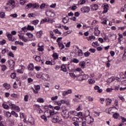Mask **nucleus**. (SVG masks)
<instances>
[{
  "instance_id": "3",
  "label": "nucleus",
  "mask_w": 126,
  "mask_h": 126,
  "mask_svg": "<svg viewBox=\"0 0 126 126\" xmlns=\"http://www.w3.org/2000/svg\"><path fill=\"white\" fill-rule=\"evenodd\" d=\"M31 7H32L34 9H37L39 8V7H40V4H39V3H29L27 4L26 6V8H27V9H28V8H31Z\"/></svg>"
},
{
  "instance_id": "49",
  "label": "nucleus",
  "mask_w": 126,
  "mask_h": 126,
  "mask_svg": "<svg viewBox=\"0 0 126 126\" xmlns=\"http://www.w3.org/2000/svg\"><path fill=\"white\" fill-rule=\"evenodd\" d=\"M41 119L42 120H44L45 122H47L48 121V119H47V117L45 116L44 115H42L41 116Z\"/></svg>"
},
{
  "instance_id": "11",
  "label": "nucleus",
  "mask_w": 126,
  "mask_h": 126,
  "mask_svg": "<svg viewBox=\"0 0 126 126\" xmlns=\"http://www.w3.org/2000/svg\"><path fill=\"white\" fill-rule=\"evenodd\" d=\"M69 75L72 78H75V77H77V79H79V77L81 76L80 74L75 75L74 73H69Z\"/></svg>"
},
{
  "instance_id": "51",
  "label": "nucleus",
  "mask_w": 126,
  "mask_h": 126,
  "mask_svg": "<svg viewBox=\"0 0 126 126\" xmlns=\"http://www.w3.org/2000/svg\"><path fill=\"white\" fill-rule=\"evenodd\" d=\"M5 43H6V41H5V40L4 39H2L1 41H0V45H4Z\"/></svg>"
},
{
  "instance_id": "56",
  "label": "nucleus",
  "mask_w": 126,
  "mask_h": 126,
  "mask_svg": "<svg viewBox=\"0 0 126 126\" xmlns=\"http://www.w3.org/2000/svg\"><path fill=\"white\" fill-rule=\"evenodd\" d=\"M90 52H91V53H95V52H96V49H94V48H91L89 50Z\"/></svg>"
},
{
  "instance_id": "5",
  "label": "nucleus",
  "mask_w": 126,
  "mask_h": 126,
  "mask_svg": "<svg viewBox=\"0 0 126 126\" xmlns=\"http://www.w3.org/2000/svg\"><path fill=\"white\" fill-rule=\"evenodd\" d=\"M62 115L64 119H68L69 118V112L67 111V110L64 109L62 111Z\"/></svg>"
},
{
  "instance_id": "42",
  "label": "nucleus",
  "mask_w": 126,
  "mask_h": 126,
  "mask_svg": "<svg viewBox=\"0 0 126 126\" xmlns=\"http://www.w3.org/2000/svg\"><path fill=\"white\" fill-rule=\"evenodd\" d=\"M38 22H39V20H34L32 22V24H33V25H37L38 24Z\"/></svg>"
},
{
  "instance_id": "14",
  "label": "nucleus",
  "mask_w": 126,
  "mask_h": 126,
  "mask_svg": "<svg viewBox=\"0 0 126 126\" xmlns=\"http://www.w3.org/2000/svg\"><path fill=\"white\" fill-rule=\"evenodd\" d=\"M69 114L71 116V117H74V116H77V112L75 110L70 111Z\"/></svg>"
},
{
  "instance_id": "50",
  "label": "nucleus",
  "mask_w": 126,
  "mask_h": 126,
  "mask_svg": "<svg viewBox=\"0 0 126 126\" xmlns=\"http://www.w3.org/2000/svg\"><path fill=\"white\" fill-rule=\"evenodd\" d=\"M11 114L13 116H14L15 117H16V118H17V117H18V115L17 114V113H16L15 111H12L11 112Z\"/></svg>"
},
{
  "instance_id": "59",
  "label": "nucleus",
  "mask_w": 126,
  "mask_h": 126,
  "mask_svg": "<svg viewBox=\"0 0 126 126\" xmlns=\"http://www.w3.org/2000/svg\"><path fill=\"white\" fill-rule=\"evenodd\" d=\"M113 90H114V89L112 88H107L106 89V92L110 93V92H112V91H113Z\"/></svg>"
},
{
  "instance_id": "19",
  "label": "nucleus",
  "mask_w": 126,
  "mask_h": 126,
  "mask_svg": "<svg viewBox=\"0 0 126 126\" xmlns=\"http://www.w3.org/2000/svg\"><path fill=\"white\" fill-rule=\"evenodd\" d=\"M101 32L98 30V28H96L94 31V34L95 36H99Z\"/></svg>"
},
{
  "instance_id": "16",
  "label": "nucleus",
  "mask_w": 126,
  "mask_h": 126,
  "mask_svg": "<svg viewBox=\"0 0 126 126\" xmlns=\"http://www.w3.org/2000/svg\"><path fill=\"white\" fill-rule=\"evenodd\" d=\"M3 87H4V88H5V89H6L7 90H8V89H9V88H10V85L7 84V83H5L3 84Z\"/></svg>"
},
{
  "instance_id": "62",
  "label": "nucleus",
  "mask_w": 126,
  "mask_h": 126,
  "mask_svg": "<svg viewBox=\"0 0 126 126\" xmlns=\"http://www.w3.org/2000/svg\"><path fill=\"white\" fill-rule=\"evenodd\" d=\"M73 125L75 126H79V122L76 121L73 123Z\"/></svg>"
},
{
  "instance_id": "22",
  "label": "nucleus",
  "mask_w": 126,
  "mask_h": 126,
  "mask_svg": "<svg viewBox=\"0 0 126 126\" xmlns=\"http://www.w3.org/2000/svg\"><path fill=\"white\" fill-rule=\"evenodd\" d=\"M68 20H69V18H68V17H66L63 18V22L64 24L67 23V22H68Z\"/></svg>"
},
{
  "instance_id": "30",
  "label": "nucleus",
  "mask_w": 126,
  "mask_h": 126,
  "mask_svg": "<svg viewBox=\"0 0 126 126\" xmlns=\"http://www.w3.org/2000/svg\"><path fill=\"white\" fill-rule=\"evenodd\" d=\"M78 55L79 57H82V56L83 55V53L82 50L81 49H79L78 51Z\"/></svg>"
},
{
  "instance_id": "55",
  "label": "nucleus",
  "mask_w": 126,
  "mask_h": 126,
  "mask_svg": "<svg viewBox=\"0 0 126 126\" xmlns=\"http://www.w3.org/2000/svg\"><path fill=\"white\" fill-rule=\"evenodd\" d=\"M11 97H13V98H18V95L17 94H11Z\"/></svg>"
},
{
  "instance_id": "45",
  "label": "nucleus",
  "mask_w": 126,
  "mask_h": 126,
  "mask_svg": "<svg viewBox=\"0 0 126 126\" xmlns=\"http://www.w3.org/2000/svg\"><path fill=\"white\" fill-rule=\"evenodd\" d=\"M15 45H21V46H23L24 43L22 42L16 41L15 42Z\"/></svg>"
},
{
  "instance_id": "24",
  "label": "nucleus",
  "mask_w": 126,
  "mask_h": 126,
  "mask_svg": "<svg viewBox=\"0 0 126 126\" xmlns=\"http://www.w3.org/2000/svg\"><path fill=\"white\" fill-rule=\"evenodd\" d=\"M58 46H59V48H60L61 50H63V49H64V45L63 43L59 42Z\"/></svg>"
},
{
  "instance_id": "61",
  "label": "nucleus",
  "mask_w": 126,
  "mask_h": 126,
  "mask_svg": "<svg viewBox=\"0 0 126 126\" xmlns=\"http://www.w3.org/2000/svg\"><path fill=\"white\" fill-rule=\"evenodd\" d=\"M20 3L21 5H23L25 3V0H20Z\"/></svg>"
},
{
  "instance_id": "44",
  "label": "nucleus",
  "mask_w": 126,
  "mask_h": 126,
  "mask_svg": "<svg viewBox=\"0 0 126 126\" xmlns=\"http://www.w3.org/2000/svg\"><path fill=\"white\" fill-rule=\"evenodd\" d=\"M61 104H66V105H69V104L68 102H67V101H66V100H61Z\"/></svg>"
},
{
  "instance_id": "4",
  "label": "nucleus",
  "mask_w": 126,
  "mask_h": 126,
  "mask_svg": "<svg viewBox=\"0 0 126 126\" xmlns=\"http://www.w3.org/2000/svg\"><path fill=\"white\" fill-rule=\"evenodd\" d=\"M8 63L11 70H13V69H14V66H15V62H14L13 60H10L8 61Z\"/></svg>"
},
{
  "instance_id": "13",
  "label": "nucleus",
  "mask_w": 126,
  "mask_h": 126,
  "mask_svg": "<svg viewBox=\"0 0 126 126\" xmlns=\"http://www.w3.org/2000/svg\"><path fill=\"white\" fill-rule=\"evenodd\" d=\"M11 108L14 109L17 112H19L20 111V108L14 104H11Z\"/></svg>"
},
{
  "instance_id": "39",
  "label": "nucleus",
  "mask_w": 126,
  "mask_h": 126,
  "mask_svg": "<svg viewBox=\"0 0 126 126\" xmlns=\"http://www.w3.org/2000/svg\"><path fill=\"white\" fill-rule=\"evenodd\" d=\"M100 19L103 20V21L101 22V24H107V19L104 18L102 19V17H100Z\"/></svg>"
},
{
  "instance_id": "29",
  "label": "nucleus",
  "mask_w": 126,
  "mask_h": 126,
  "mask_svg": "<svg viewBox=\"0 0 126 126\" xmlns=\"http://www.w3.org/2000/svg\"><path fill=\"white\" fill-rule=\"evenodd\" d=\"M28 30H29L30 31H33V30H34V27L28 25Z\"/></svg>"
},
{
  "instance_id": "32",
  "label": "nucleus",
  "mask_w": 126,
  "mask_h": 126,
  "mask_svg": "<svg viewBox=\"0 0 126 126\" xmlns=\"http://www.w3.org/2000/svg\"><path fill=\"white\" fill-rule=\"evenodd\" d=\"M10 77L12 79H15V77H16V73L15 72L12 73L10 75Z\"/></svg>"
},
{
  "instance_id": "57",
  "label": "nucleus",
  "mask_w": 126,
  "mask_h": 126,
  "mask_svg": "<svg viewBox=\"0 0 126 126\" xmlns=\"http://www.w3.org/2000/svg\"><path fill=\"white\" fill-rule=\"evenodd\" d=\"M9 57H11L12 58H14V54L12 52H10L8 54Z\"/></svg>"
},
{
  "instance_id": "21",
  "label": "nucleus",
  "mask_w": 126,
  "mask_h": 126,
  "mask_svg": "<svg viewBox=\"0 0 126 126\" xmlns=\"http://www.w3.org/2000/svg\"><path fill=\"white\" fill-rule=\"evenodd\" d=\"M49 20L50 19L49 18H44L42 21H41L40 24H42V23H44V22H48Z\"/></svg>"
},
{
  "instance_id": "6",
  "label": "nucleus",
  "mask_w": 126,
  "mask_h": 126,
  "mask_svg": "<svg viewBox=\"0 0 126 126\" xmlns=\"http://www.w3.org/2000/svg\"><path fill=\"white\" fill-rule=\"evenodd\" d=\"M81 10L83 13H88L90 11V8L88 6L83 7Z\"/></svg>"
},
{
  "instance_id": "15",
  "label": "nucleus",
  "mask_w": 126,
  "mask_h": 126,
  "mask_svg": "<svg viewBox=\"0 0 126 126\" xmlns=\"http://www.w3.org/2000/svg\"><path fill=\"white\" fill-rule=\"evenodd\" d=\"M46 14L47 16H52V15H53V16L55 15V13H54V12H52L51 11H47L46 12Z\"/></svg>"
},
{
  "instance_id": "35",
  "label": "nucleus",
  "mask_w": 126,
  "mask_h": 126,
  "mask_svg": "<svg viewBox=\"0 0 126 126\" xmlns=\"http://www.w3.org/2000/svg\"><path fill=\"white\" fill-rule=\"evenodd\" d=\"M95 40V37L94 35L90 36L89 37H88V41H91V40Z\"/></svg>"
},
{
  "instance_id": "48",
  "label": "nucleus",
  "mask_w": 126,
  "mask_h": 126,
  "mask_svg": "<svg viewBox=\"0 0 126 126\" xmlns=\"http://www.w3.org/2000/svg\"><path fill=\"white\" fill-rule=\"evenodd\" d=\"M35 60L37 62H40L41 61V57L40 56H36L35 58Z\"/></svg>"
},
{
  "instance_id": "1",
  "label": "nucleus",
  "mask_w": 126,
  "mask_h": 126,
  "mask_svg": "<svg viewBox=\"0 0 126 126\" xmlns=\"http://www.w3.org/2000/svg\"><path fill=\"white\" fill-rule=\"evenodd\" d=\"M50 116L52 118V121L53 123L56 124L57 123H60V117L57 115V114L55 113V111H52L50 113Z\"/></svg>"
},
{
  "instance_id": "52",
  "label": "nucleus",
  "mask_w": 126,
  "mask_h": 126,
  "mask_svg": "<svg viewBox=\"0 0 126 126\" xmlns=\"http://www.w3.org/2000/svg\"><path fill=\"white\" fill-rule=\"evenodd\" d=\"M120 85H118L116 86H115L114 90L115 91H118L120 89Z\"/></svg>"
},
{
  "instance_id": "53",
  "label": "nucleus",
  "mask_w": 126,
  "mask_h": 126,
  "mask_svg": "<svg viewBox=\"0 0 126 126\" xmlns=\"http://www.w3.org/2000/svg\"><path fill=\"white\" fill-rule=\"evenodd\" d=\"M91 54V53L90 52H85V53H84V56H85V57H89V56H90V54Z\"/></svg>"
},
{
  "instance_id": "64",
  "label": "nucleus",
  "mask_w": 126,
  "mask_h": 126,
  "mask_svg": "<svg viewBox=\"0 0 126 126\" xmlns=\"http://www.w3.org/2000/svg\"><path fill=\"white\" fill-rule=\"evenodd\" d=\"M81 126H86V121H83L81 125Z\"/></svg>"
},
{
  "instance_id": "26",
  "label": "nucleus",
  "mask_w": 126,
  "mask_h": 126,
  "mask_svg": "<svg viewBox=\"0 0 126 126\" xmlns=\"http://www.w3.org/2000/svg\"><path fill=\"white\" fill-rule=\"evenodd\" d=\"M43 34V32L42 31H40L39 32H37L36 33V36L40 38L42 34Z\"/></svg>"
},
{
  "instance_id": "17",
  "label": "nucleus",
  "mask_w": 126,
  "mask_h": 126,
  "mask_svg": "<svg viewBox=\"0 0 126 126\" xmlns=\"http://www.w3.org/2000/svg\"><path fill=\"white\" fill-rule=\"evenodd\" d=\"M94 89L95 90H97V92H98V93H101V92L103 91V90L100 89V87H99L98 86L94 87Z\"/></svg>"
},
{
  "instance_id": "36",
  "label": "nucleus",
  "mask_w": 126,
  "mask_h": 126,
  "mask_svg": "<svg viewBox=\"0 0 126 126\" xmlns=\"http://www.w3.org/2000/svg\"><path fill=\"white\" fill-rule=\"evenodd\" d=\"M27 36L30 38V39H32L33 38V35L32 34V33L30 32H28L26 33Z\"/></svg>"
},
{
  "instance_id": "40",
  "label": "nucleus",
  "mask_w": 126,
  "mask_h": 126,
  "mask_svg": "<svg viewBox=\"0 0 126 126\" xmlns=\"http://www.w3.org/2000/svg\"><path fill=\"white\" fill-rule=\"evenodd\" d=\"M72 62L74 63H79V60L76 58H74L73 59Z\"/></svg>"
},
{
  "instance_id": "28",
  "label": "nucleus",
  "mask_w": 126,
  "mask_h": 126,
  "mask_svg": "<svg viewBox=\"0 0 126 126\" xmlns=\"http://www.w3.org/2000/svg\"><path fill=\"white\" fill-rule=\"evenodd\" d=\"M119 116H120V114L118 113H115L113 115V118L116 119V120H117L119 118Z\"/></svg>"
},
{
  "instance_id": "63",
  "label": "nucleus",
  "mask_w": 126,
  "mask_h": 126,
  "mask_svg": "<svg viewBox=\"0 0 126 126\" xmlns=\"http://www.w3.org/2000/svg\"><path fill=\"white\" fill-rule=\"evenodd\" d=\"M11 49L13 51H16L17 50V47L14 46H11Z\"/></svg>"
},
{
  "instance_id": "20",
  "label": "nucleus",
  "mask_w": 126,
  "mask_h": 126,
  "mask_svg": "<svg viewBox=\"0 0 126 126\" xmlns=\"http://www.w3.org/2000/svg\"><path fill=\"white\" fill-rule=\"evenodd\" d=\"M5 115V117H6V118H10V117H11V112L10 113V112H6L4 113Z\"/></svg>"
},
{
  "instance_id": "37",
  "label": "nucleus",
  "mask_w": 126,
  "mask_h": 126,
  "mask_svg": "<svg viewBox=\"0 0 126 126\" xmlns=\"http://www.w3.org/2000/svg\"><path fill=\"white\" fill-rule=\"evenodd\" d=\"M7 37L9 41H12V35L10 34H8Z\"/></svg>"
},
{
  "instance_id": "9",
  "label": "nucleus",
  "mask_w": 126,
  "mask_h": 126,
  "mask_svg": "<svg viewBox=\"0 0 126 126\" xmlns=\"http://www.w3.org/2000/svg\"><path fill=\"white\" fill-rule=\"evenodd\" d=\"M103 13H106V12H108V10H109V5L108 3H104L103 4Z\"/></svg>"
},
{
  "instance_id": "23",
  "label": "nucleus",
  "mask_w": 126,
  "mask_h": 126,
  "mask_svg": "<svg viewBox=\"0 0 126 126\" xmlns=\"http://www.w3.org/2000/svg\"><path fill=\"white\" fill-rule=\"evenodd\" d=\"M106 105L108 106V105H110V104L112 103V99L107 98L106 99Z\"/></svg>"
},
{
  "instance_id": "54",
  "label": "nucleus",
  "mask_w": 126,
  "mask_h": 126,
  "mask_svg": "<svg viewBox=\"0 0 126 126\" xmlns=\"http://www.w3.org/2000/svg\"><path fill=\"white\" fill-rule=\"evenodd\" d=\"M22 30H23V31H24V32H27V30H28V27H27V28L26 27L22 28Z\"/></svg>"
},
{
  "instance_id": "60",
  "label": "nucleus",
  "mask_w": 126,
  "mask_h": 126,
  "mask_svg": "<svg viewBox=\"0 0 126 126\" xmlns=\"http://www.w3.org/2000/svg\"><path fill=\"white\" fill-rule=\"evenodd\" d=\"M45 63L46 64H49L50 65H53V64H53L51 61H46Z\"/></svg>"
},
{
  "instance_id": "12",
  "label": "nucleus",
  "mask_w": 126,
  "mask_h": 126,
  "mask_svg": "<svg viewBox=\"0 0 126 126\" xmlns=\"http://www.w3.org/2000/svg\"><path fill=\"white\" fill-rule=\"evenodd\" d=\"M92 10L94 11H96L99 8V6L97 4H94L91 5Z\"/></svg>"
},
{
  "instance_id": "2",
  "label": "nucleus",
  "mask_w": 126,
  "mask_h": 126,
  "mask_svg": "<svg viewBox=\"0 0 126 126\" xmlns=\"http://www.w3.org/2000/svg\"><path fill=\"white\" fill-rule=\"evenodd\" d=\"M14 5H15V1L14 0H10L8 1V2L6 3V7H4V8L6 10L8 11V10L11 9L10 6H11L12 8H14Z\"/></svg>"
},
{
  "instance_id": "8",
  "label": "nucleus",
  "mask_w": 126,
  "mask_h": 126,
  "mask_svg": "<svg viewBox=\"0 0 126 126\" xmlns=\"http://www.w3.org/2000/svg\"><path fill=\"white\" fill-rule=\"evenodd\" d=\"M34 108L36 110L37 113H38V114H41V113H42V109H41V108H40V106L37 104H35L34 106Z\"/></svg>"
},
{
  "instance_id": "34",
  "label": "nucleus",
  "mask_w": 126,
  "mask_h": 126,
  "mask_svg": "<svg viewBox=\"0 0 126 126\" xmlns=\"http://www.w3.org/2000/svg\"><path fill=\"white\" fill-rule=\"evenodd\" d=\"M62 71H63L64 72H66V68L65 67V66L62 65L61 66V69Z\"/></svg>"
},
{
  "instance_id": "41",
  "label": "nucleus",
  "mask_w": 126,
  "mask_h": 126,
  "mask_svg": "<svg viewBox=\"0 0 126 126\" xmlns=\"http://www.w3.org/2000/svg\"><path fill=\"white\" fill-rule=\"evenodd\" d=\"M46 7V4L43 3L40 5V9H44Z\"/></svg>"
},
{
  "instance_id": "33",
  "label": "nucleus",
  "mask_w": 126,
  "mask_h": 126,
  "mask_svg": "<svg viewBox=\"0 0 126 126\" xmlns=\"http://www.w3.org/2000/svg\"><path fill=\"white\" fill-rule=\"evenodd\" d=\"M76 73L78 74V73H80V72H82V70L80 68H77L75 70Z\"/></svg>"
},
{
  "instance_id": "7",
  "label": "nucleus",
  "mask_w": 126,
  "mask_h": 126,
  "mask_svg": "<svg viewBox=\"0 0 126 126\" xmlns=\"http://www.w3.org/2000/svg\"><path fill=\"white\" fill-rule=\"evenodd\" d=\"M81 76H79L81 79L79 78V80L81 81H83V80H85L86 79H88V77H89V76L88 75L84 74L83 75L82 74H80Z\"/></svg>"
},
{
  "instance_id": "47",
  "label": "nucleus",
  "mask_w": 126,
  "mask_h": 126,
  "mask_svg": "<svg viewBox=\"0 0 126 126\" xmlns=\"http://www.w3.org/2000/svg\"><path fill=\"white\" fill-rule=\"evenodd\" d=\"M89 83L90 84H94L95 83V81H94L93 79H89Z\"/></svg>"
},
{
  "instance_id": "10",
  "label": "nucleus",
  "mask_w": 126,
  "mask_h": 126,
  "mask_svg": "<svg viewBox=\"0 0 126 126\" xmlns=\"http://www.w3.org/2000/svg\"><path fill=\"white\" fill-rule=\"evenodd\" d=\"M18 36H19V38L20 40H22V41H23L25 42H26L28 41V40L26 38L24 35L18 34Z\"/></svg>"
},
{
  "instance_id": "58",
  "label": "nucleus",
  "mask_w": 126,
  "mask_h": 126,
  "mask_svg": "<svg viewBox=\"0 0 126 126\" xmlns=\"http://www.w3.org/2000/svg\"><path fill=\"white\" fill-rule=\"evenodd\" d=\"M40 88H41V87H40V86H39V85L36 86L35 87V90H36L38 91L40 90Z\"/></svg>"
},
{
  "instance_id": "18",
  "label": "nucleus",
  "mask_w": 126,
  "mask_h": 126,
  "mask_svg": "<svg viewBox=\"0 0 126 126\" xmlns=\"http://www.w3.org/2000/svg\"><path fill=\"white\" fill-rule=\"evenodd\" d=\"M29 70H34V64L33 63H30L28 66Z\"/></svg>"
},
{
  "instance_id": "31",
  "label": "nucleus",
  "mask_w": 126,
  "mask_h": 126,
  "mask_svg": "<svg viewBox=\"0 0 126 126\" xmlns=\"http://www.w3.org/2000/svg\"><path fill=\"white\" fill-rule=\"evenodd\" d=\"M2 71H5V69L7 68V67H6V65H0Z\"/></svg>"
},
{
  "instance_id": "27",
  "label": "nucleus",
  "mask_w": 126,
  "mask_h": 126,
  "mask_svg": "<svg viewBox=\"0 0 126 126\" xmlns=\"http://www.w3.org/2000/svg\"><path fill=\"white\" fill-rule=\"evenodd\" d=\"M79 64L81 65L82 68H84V66L86 65L85 62H80Z\"/></svg>"
},
{
  "instance_id": "38",
  "label": "nucleus",
  "mask_w": 126,
  "mask_h": 126,
  "mask_svg": "<svg viewBox=\"0 0 126 126\" xmlns=\"http://www.w3.org/2000/svg\"><path fill=\"white\" fill-rule=\"evenodd\" d=\"M2 106L4 109H5L6 110H8V109H9V106L6 104L5 103H3L2 104Z\"/></svg>"
},
{
  "instance_id": "46",
  "label": "nucleus",
  "mask_w": 126,
  "mask_h": 126,
  "mask_svg": "<svg viewBox=\"0 0 126 126\" xmlns=\"http://www.w3.org/2000/svg\"><path fill=\"white\" fill-rule=\"evenodd\" d=\"M29 98V95H26L24 96V101L25 102H28V99Z\"/></svg>"
},
{
  "instance_id": "43",
  "label": "nucleus",
  "mask_w": 126,
  "mask_h": 126,
  "mask_svg": "<svg viewBox=\"0 0 126 126\" xmlns=\"http://www.w3.org/2000/svg\"><path fill=\"white\" fill-rule=\"evenodd\" d=\"M39 103H44V99L42 98H38L37 100Z\"/></svg>"
},
{
  "instance_id": "25",
  "label": "nucleus",
  "mask_w": 126,
  "mask_h": 126,
  "mask_svg": "<svg viewBox=\"0 0 126 126\" xmlns=\"http://www.w3.org/2000/svg\"><path fill=\"white\" fill-rule=\"evenodd\" d=\"M53 58H54V60H58L59 59V55L56 53H54L53 54Z\"/></svg>"
}]
</instances>
